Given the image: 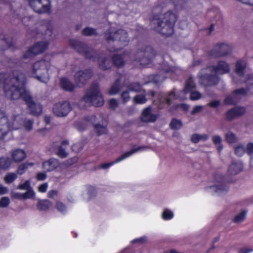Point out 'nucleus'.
Here are the masks:
<instances>
[{
  "label": "nucleus",
  "instance_id": "nucleus-63",
  "mask_svg": "<svg viewBox=\"0 0 253 253\" xmlns=\"http://www.w3.org/2000/svg\"><path fill=\"white\" fill-rule=\"evenodd\" d=\"M57 193L56 191L51 190L48 192V196L49 198H53L55 196L57 195Z\"/></svg>",
  "mask_w": 253,
  "mask_h": 253
},
{
  "label": "nucleus",
  "instance_id": "nucleus-20",
  "mask_svg": "<svg viewBox=\"0 0 253 253\" xmlns=\"http://www.w3.org/2000/svg\"><path fill=\"white\" fill-rule=\"evenodd\" d=\"M144 54L147 57H144L139 60L140 65H142L143 66L148 65L151 59H152V58H153L155 55V51L151 47H147Z\"/></svg>",
  "mask_w": 253,
  "mask_h": 253
},
{
  "label": "nucleus",
  "instance_id": "nucleus-12",
  "mask_svg": "<svg viewBox=\"0 0 253 253\" xmlns=\"http://www.w3.org/2000/svg\"><path fill=\"white\" fill-rule=\"evenodd\" d=\"M232 49V46L226 42L216 44L212 51V56L215 57L224 56L229 54Z\"/></svg>",
  "mask_w": 253,
  "mask_h": 253
},
{
  "label": "nucleus",
  "instance_id": "nucleus-7",
  "mask_svg": "<svg viewBox=\"0 0 253 253\" xmlns=\"http://www.w3.org/2000/svg\"><path fill=\"white\" fill-rule=\"evenodd\" d=\"M82 101L96 107L101 106L104 104V99L97 86L93 87L88 90Z\"/></svg>",
  "mask_w": 253,
  "mask_h": 253
},
{
  "label": "nucleus",
  "instance_id": "nucleus-51",
  "mask_svg": "<svg viewBox=\"0 0 253 253\" xmlns=\"http://www.w3.org/2000/svg\"><path fill=\"white\" fill-rule=\"evenodd\" d=\"M234 109L238 117L243 115L246 112V109L243 107L237 106L234 107Z\"/></svg>",
  "mask_w": 253,
  "mask_h": 253
},
{
  "label": "nucleus",
  "instance_id": "nucleus-59",
  "mask_svg": "<svg viewBox=\"0 0 253 253\" xmlns=\"http://www.w3.org/2000/svg\"><path fill=\"white\" fill-rule=\"evenodd\" d=\"M165 80V77L160 75H156L154 76V82L156 84L159 83Z\"/></svg>",
  "mask_w": 253,
  "mask_h": 253
},
{
  "label": "nucleus",
  "instance_id": "nucleus-53",
  "mask_svg": "<svg viewBox=\"0 0 253 253\" xmlns=\"http://www.w3.org/2000/svg\"><path fill=\"white\" fill-rule=\"evenodd\" d=\"M48 187L47 183H44L38 187V191L41 193H44L46 191Z\"/></svg>",
  "mask_w": 253,
  "mask_h": 253
},
{
  "label": "nucleus",
  "instance_id": "nucleus-34",
  "mask_svg": "<svg viewBox=\"0 0 253 253\" xmlns=\"http://www.w3.org/2000/svg\"><path fill=\"white\" fill-rule=\"evenodd\" d=\"M225 139L228 143L231 144L236 142L238 138L235 134L231 131H229L225 134Z\"/></svg>",
  "mask_w": 253,
  "mask_h": 253
},
{
  "label": "nucleus",
  "instance_id": "nucleus-43",
  "mask_svg": "<svg viewBox=\"0 0 253 253\" xmlns=\"http://www.w3.org/2000/svg\"><path fill=\"white\" fill-rule=\"evenodd\" d=\"M170 126L171 128L174 129H178L181 128L182 126V123L179 120L173 119L172 120Z\"/></svg>",
  "mask_w": 253,
  "mask_h": 253
},
{
  "label": "nucleus",
  "instance_id": "nucleus-15",
  "mask_svg": "<svg viewBox=\"0 0 253 253\" xmlns=\"http://www.w3.org/2000/svg\"><path fill=\"white\" fill-rule=\"evenodd\" d=\"M71 44L79 52L83 53L86 58H92V54L94 53L93 50L89 48L86 45L82 44L81 43L75 41H71Z\"/></svg>",
  "mask_w": 253,
  "mask_h": 253
},
{
  "label": "nucleus",
  "instance_id": "nucleus-33",
  "mask_svg": "<svg viewBox=\"0 0 253 253\" xmlns=\"http://www.w3.org/2000/svg\"><path fill=\"white\" fill-rule=\"evenodd\" d=\"M120 80H117L115 83L111 86L109 93L110 95H114L117 94L121 89V86L120 84Z\"/></svg>",
  "mask_w": 253,
  "mask_h": 253
},
{
  "label": "nucleus",
  "instance_id": "nucleus-4",
  "mask_svg": "<svg viewBox=\"0 0 253 253\" xmlns=\"http://www.w3.org/2000/svg\"><path fill=\"white\" fill-rule=\"evenodd\" d=\"M24 116L22 114L14 115L8 119L5 113L0 110V139L4 138L10 130L20 128Z\"/></svg>",
  "mask_w": 253,
  "mask_h": 253
},
{
  "label": "nucleus",
  "instance_id": "nucleus-30",
  "mask_svg": "<svg viewBox=\"0 0 253 253\" xmlns=\"http://www.w3.org/2000/svg\"><path fill=\"white\" fill-rule=\"evenodd\" d=\"M61 145L62 146L58 148L57 154L61 158H65L67 156V153L66 152L65 148H63V146L68 145V141L67 140L63 141Z\"/></svg>",
  "mask_w": 253,
  "mask_h": 253
},
{
  "label": "nucleus",
  "instance_id": "nucleus-42",
  "mask_svg": "<svg viewBox=\"0 0 253 253\" xmlns=\"http://www.w3.org/2000/svg\"><path fill=\"white\" fill-rule=\"evenodd\" d=\"M33 122L29 119H26L24 117L23 125L27 130H30L32 129Z\"/></svg>",
  "mask_w": 253,
  "mask_h": 253
},
{
  "label": "nucleus",
  "instance_id": "nucleus-61",
  "mask_svg": "<svg viewBox=\"0 0 253 253\" xmlns=\"http://www.w3.org/2000/svg\"><path fill=\"white\" fill-rule=\"evenodd\" d=\"M8 192V188L0 184V195H3Z\"/></svg>",
  "mask_w": 253,
  "mask_h": 253
},
{
  "label": "nucleus",
  "instance_id": "nucleus-25",
  "mask_svg": "<svg viewBox=\"0 0 253 253\" xmlns=\"http://www.w3.org/2000/svg\"><path fill=\"white\" fill-rule=\"evenodd\" d=\"M60 83L62 88L66 91H72L75 88V86L66 78L61 79Z\"/></svg>",
  "mask_w": 253,
  "mask_h": 253
},
{
  "label": "nucleus",
  "instance_id": "nucleus-56",
  "mask_svg": "<svg viewBox=\"0 0 253 253\" xmlns=\"http://www.w3.org/2000/svg\"><path fill=\"white\" fill-rule=\"evenodd\" d=\"M118 105V102L116 99H112L109 101L110 107L113 109H115Z\"/></svg>",
  "mask_w": 253,
  "mask_h": 253
},
{
  "label": "nucleus",
  "instance_id": "nucleus-8",
  "mask_svg": "<svg viewBox=\"0 0 253 253\" xmlns=\"http://www.w3.org/2000/svg\"><path fill=\"white\" fill-rule=\"evenodd\" d=\"M164 17L163 20L159 18H155L152 20V23H157V26L154 27L156 31L166 36L171 35L173 33L174 19L169 20Z\"/></svg>",
  "mask_w": 253,
  "mask_h": 253
},
{
  "label": "nucleus",
  "instance_id": "nucleus-45",
  "mask_svg": "<svg viewBox=\"0 0 253 253\" xmlns=\"http://www.w3.org/2000/svg\"><path fill=\"white\" fill-rule=\"evenodd\" d=\"M96 34L95 29L89 27L84 28L83 31V34L84 36H92Z\"/></svg>",
  "mask_w": 253,
  "mask_h": 253
},
{
  "label": "nucleus",
  "instance_id": "nucleus-22",
  "mask_svg": "<svg viewBox=\"0 0 253 253\" xmlns=\"http://www.w3.org/2000/svg\"><path fill=\"white\" fill-rule=\"evenodd\" d=\"M59 165L56 159H50L44 162L42 164V168L46 171H50L55 169Z\"/></svg>",
  "mask_w": 253,
  "mask_h": 253
},
{
  "label": "nucleus",
  "instance_id": "nucleus-64",
  "mask_svg": "<svg viewBox=\"0 0 253 253\" xmlns=\"http://www.w3.org/2000/svg\"><path fill=\"white\" fill-rule=\"evenodd\" d=\"M241 1L242 3L252 5H253V0H239Z\"/></svg>",
  "mask_w": 253,
  "mask_h": 253
},
{
  "label": "nucleus",
  "instance_id": "nucleus-14",
  "mask_svg": "<svg viewBox=\"0 0 253 253\" xmlns=\"http://www.w3.org/2000/svg\"><path fill=\"white\" fill-rule=\"evenodd\" d=\"M47 42H37L33 47L30 48L24 54L25 58H28L43 52L48 47Z\"/></svg>",
  "mask_w": 253,
  "mask_h": 253
},
{
  "label": "nucleus",
  "instance_id": "nucleus-32",
  "mask_svg": "<svg viewBox=\"0 0 253 253\" xmlns=\"http://www.w3.org/2000/svg\"><path fill=\"white\" fill-rule=\"evenodd\" d=\"M213 143L216 145L219 152H221L223 149V146L221 144L222 138L219 135H214L212 137Z\"/></svg>",
  "mask_w": 253,
  "mask_h": 253
},
{
  "label": "nucleus",
  "instance_id": "nucleus-26",
  "mask_svg": "<svg viewBox=\"0 0 253 253\" xmlns=\"http://www.w3.org/2000/svg\"><path fill=\"white\" fill-rule=\"evenodd\" d=\"M98 62L99 67L103 70L107 69L111 65V62L108 58L99 57Z\"/></svg>",
  "mask_w": 253,
  "mask_h": 253
},
{
  "label": "nucleus",
  "instance_id": "nucleus-54",
  "mask_svg": "<svg viewBox=\"0 0 253 253\" xmlns=\"http://www.w3.org/2000/svg\"><path fill=\"white\" fill-rule=\"evenodd\" d=\"M203 106L201 105L196 106L193 107L192 111L191 112L192 115L200 113L203 110Z\"/></svg>",
  "mask_w": 253,
  "mask_h": 253
},
{
  "label": "nucleus",
  "instance_id": "nucleus-50",
  "mask_svg": "<svg viewBox=\"0 0 253 253\" xmlns=\"http://www.w3.org/2000/svg\"><path fill=\"white\" fill-rule=\"evenodd\" d=\"M56 209L62 213H64L66 211V208L65 205L61 202L57 203Z\"/></svg>",
  "mask_w": 253,
  "mask_h": 253
},
{
  "label": "nucleus",
  "instance_id": "nucleus-16",
  "mask_svg": "<svg viewBox=\"0 0 253 253\" xmlns=\"http://www.w3.org/2000/svg\"><path fill=\"white\" fill-rule=\"evenodd\" d=\"M92 74L90 70L85 71H80L76 73L75 75V80L78 86L83 85L91 76Z\"/></svg>",
  "mask_w": 253,
  "mask_h": 253
},
{
  "label": "nucleus",
  "instance_id": "nucleus-46",
  "mask_svg": "<svg viewBox=\"0 0 253 253\" xmlns=\"http://www.w3.org/2000/svg\"><path fill=\"white\" fill-rule=\"evenodd\" d=\"M10 203V200L7 197H3L0 200V207L1 208L7 207Z\"/></svg>",
  "mask_w": 253,
  "mask_h": 253
},
{
  "label": "nucleus",
  "instance_id": "nucleus-19",
  "mask_svg": "<svg viewBox=\"0 0 253 253\" xmlns=\"http://www.w3.org/2000/svg\"><path fill=\"white\" fill-rule=\"evenodd\" d=\"M157 118V115L151 113V108L150 107L145 108L143 111L141 116V120L146 123L154 122Z\"/></svg>",
  "mask_w": 253,
  "mask_h": 253
},
{
  "label": "nucleus",
  "instance_id": "nucleus-60",
  "mask_svg": "<svg viewBox=\"0 0 253 253\" xmlns=\"http://www.w3.org/2000/svg\"><path fill=\"white\" fill-rule=\"evenodd\" d=\"M220 102L219 100H214L210 102L208 105L211 107L215 108L220 105Z\"/></svg>",
  "mask_w": 253,
  "mask_h": 253
},
{
  "label": "nucleus",
  "instance_id": "nucleus-37",
  "mask_svg": "<svg viewBox=\"0 0 253 253\" xmlns=\"http://www.w3.org/2000/svg\"><path fill=\"white\" fill-rule=\"evenodd\" d=\"M36 198V193L33 188L27 190L25 193H23V200L30 199H35Z\"/></svg>",
  "mask_w": 253,
  "mask_h": 253
},
{
  "label": "nucleus",
  "instance_id": "nucleus-21",
  "mask_svg": "<svg viewBox=\"0 0 253 253\" xmlns=\"http://www.w3.org/2000/svg\"><path fill=\"white\" fill-rule=\"evenodd\" d=\"M26 157V152L22 149H15L11 152V157L14 162L19 163L24 160Z\"/></svg>",
  "mask_w": 253,
  "mask_h": 253
},
{
  "label": "nucleus",
  "instance_id": "nucleus-1",
  "mask_svg": "<svg viewBox=\"0 0 253 253\" xmlns=\"http://www.w3.org/2000/svg\"><path fill=\"white\" fill-rule=\"evenodd\" d=\"M4 75L0 74V78ZM25 78L23 74L16 71L6 77L4 81H0V84L3 86L5 95L12 99L22 98L29 108L31 114L38 116L41 114L42 107L40 104L35 103L29 91L24 87Z\"/></svg>",
  "mask_w": 253,
  "mask_h": 253
},
{
  "label": "nucleus",
  "instance_id": "nucleus-10",
  "mask_svg": "<svg viewBox=\"0 0 253 253\" xmlns=\"http://www.w3.org/2000/svg\"><path fill=\"white\" fill-rule=\"evenodd\" d=\"M51 0H29L31 7L37 13L48 14L51 10Z\"/></svg>",
  "mask_w": 253,
  "mask_h": 253
},
{
  "label": "nucleus",
  "instance_id": "nucleus-39",
  "mask_svg": "<svg viewBox=\"0 0 253 253\" xmlns=\"http://www.w3.org/2000/svg\"><path fill=\"white\" fill-rule=\"evenodd\" d=\"M246 152V149L245 147L242 144H239L235 148V154L239 156H242Z\"/></svg>",
  "mask_w": 253,
  "mask_h": 253
},
{
  "label": "nucleus",
  "instance_id": "nucleus-6",
  "mask_svg": "<svg viewBox=\"0 0 253 253\" xmlns=\"http://www.w3.org/2000/svg\"><path fill=\"white\" fill-rule=\"evenodd\" d=\"M206 189L208 192L220 195L227 192L229 187L224 178L220 174H217L214 176Z\"/></svg>",
  "mask_w": 253,
  "mask_h": 253
},
{
  "label": "nucleus",
  "instance_id": "nucleus-27",
  "mask_svg": "<svg viewBox=\"0 0 253 253\" xmlns=\"http://www.w3.org/2000/svg\"><path fill=\"white\" fill-rule=\"evenodd\" d=\"M209 138L207 134H194L191 136V141L194 143H198L200 141H206Z\"/></svg>",
  "mask_w": 253,
  "mask_h": 253
},
{
  "label": "nucleus",
  "instance_id": "nucleus-11",
  "mask_svg": "<svg viewBox=\"0 0 253 253\" xmlns=\"http://www.w3.org/2000/svg\"><path fill=\"white\" fill-rule=\"evenodd\" d=\"M147 147L146 146H140L136 148H134L130 150L129 151L126 152L124 154H123L122 156L119 157L118 158H117L115 161L109 163H105L103 164L100 165V167L103 169H106L110 167L113 166L115 164L119 163L121 162L122 161L126 159L127 158L130 157L135 153L138 152V151H145L147 149Z\"/></svg>",
  "mask_w": 253,
  "mask_h": 253
},
{
  "label": "nucleus",
  "instance_id": "nucleus-31",
  "mask_svg": "<svg viewBox=\"0 0 253 253\" xmlns=\"http://www.w3.org/2000/svg\"><path fill=\"white\" fill-rule=\"evenodd\" d=\"M51 206V203L48 200H40L38 203V208L41 210H46Z\"/></svg>",
  "mask_w": 253,
  "mask_h": 253
},
{
  "label": "nucleus",
  "instance_id": "nucleus-62",
  "mask_svg": "<svg viewBox=\"0 0 253 253\" xmlns=\"http://www.w3.org/2000/svg\"><path fill=\"white\" fill-rule=\"evenodd\" d=\"M253 250L248 248H242L239 251V253H251Z\"/></svg>",
  "mask_w": 253,
  "mask_h": 253
},
{
  "label": "nucleus",
  "instance_id": "nucleus-44",
  "mask_svg": "<svg viewBox=\"0 0 253 253\" xmlns=\"http://www.w3.org/2000/svg\"><path fill=\"white\" fill-rule=\"evenodd\" d=\"M238 117L237 115L236 114V113L235 112L234 108L233 109L229 110L226 113V118L228 120H232L234 118H236Z\"/></svg>",
  "mask_w": 253,
  "mask_h": 253
},
{
  "label": "nucleus",
  "instance_id": "nucleus-57",
  "mask_svg": "<svg viewBox=\"0 0 253 253\" xmlns=\"http://www.w3.org/2000/svg\"><path fill=\"white\" fill-rule=\"evenodd\" d=\"M247 151L251 158L252 154H253V143L251 142L247 144Z\"/></svg>",
  "mask_w": 253,
  "mask_h": 253
},
{
  "label": "nucleus",
  "instance_id": "nucleus-52",
  "mask_svg": "<svg viewBox=\"0 0 253 253\" xmlns=\"http://www.w3.org/2000/svg\"><path fill=\"white\" fill-rule=\"evenodd\" d=\"M129 91L130 90L124 91L121 94L122 100L124 102H127L130 99V96L129 95Z\"/></svg>",
  "mask_w": 253,
  "mask_h": 253
},
{
  "label": "nucleus",
  "instance_id": "nucleus-40",
  "mask_svg": "<svg viewBox=\"0 0 253 253\" xmlns=\"http://www.w3.org/2000/svg\"><path fill=\"white\" fill-rule=\"evenodd\" d=\"M133 101L136 104H144L147 101V99L146 98L145 95L139 94L136 95L133 98Z\"/></svg>",
  "mask_w": 253,
  "mask_h": 253
},
{
  "label": "nucleus",
  "instance_id": "nucleus-3",
  "mask_svg": "<svg viewBox=\"0 0 253 253\" xmlns=\"http://www.w3.org/2000/svg\"><path fill=\"white\" fill-rule=\"evenodd\" d=\"M229 71V64L223 61H219L216 67H208L202 70L199 75V82L201 84H216L218 80L217 75L226 74Z\"/></svg>",
  "mask_w": 253,
  "mask_h": 253
},
{
  "label": "nucleus",
  "instance_id": "nucleus-18",
  "mask_svg": "<svg viewBox=\"0 0 253 253\" xmlns=\"http://www.w3.org/2000/svg\"><path fill=\"white\" fill-rule=\"evenodd\" d=\"M108 40L111 39L118 40L123 43L124 45H126L127 43V34L125 31L123 30H119L117 32L114 33L113 36H109L107 37Z\"/></svg>",
  "mask_w": 253,
  "mask_h": 253
},
{
  "label": "nucleus",
  "instance_id": "nucleus-36",
  "mask_svg": "<svg viewBox=\"0 0 253 253\" xmlns=\"http://www.w3.org/2000/svg\"><path fill=\"white\" fill-rule=\"evenodd\" d=\"M125 57L121 55H116L113 58L114 64L118 67H121L124 64Z\"/></svg>",
  "mask_w": 253,
  "mask_h": 253
},
{
  "label": "nucleus",
  "instance_id": "nucleus-55",
  "mask_svg": "<svg viewBox=\"0 0 253 253\" xmlns=\"http://www.w3.org/2000/svg\"><path fill=\"white\" fill-rule=\"evenodd\" d=\"M47 175L45 173L40 172L37 174L36 178L38 180H44L46 179Z\"/></svg>",
  "mask_w": 253,
  "mask_h": 253
},
{
  "label": "nucleus",
  "instance_id": "nucleus-29",
  "mask_svg": "<svg viewBox=\"0 0 253 253\" xmlns=\"http://www.w3.org/2000/svg\"><path fill=\"white\" fill-rule=\"evenodd\" d=\"M11 161L7 157H2L0 159V169L6 170L11 165Z\"/></svg>",
  "mask_w": 253,
  "mask_h": 253
},
{
  "label": "nucleus",
  "instance_id": "nucleus-41",
  "mask_svg": "<svg viewBox=\"0 0 253 253\" xmlns=\"http://www.w3.org/2000/svg\"><path fill=\"white\" fill-rule=\"evenodd\" d=\"M30 188H32L31 186V182L29 180H26L24 183L19 184L17 189L22 190H28Z\"/></svg>",
  "mask_w": 253,
  "mask_h": 253
},
{
  "label": "nucleus",
  "instance_id": "nucleus-5",
  "mask_svg": "<svg viewBox=\"0 0 253 253\" xmlns=\"http://www.w3.org/2000/svg\"><path fill=\"white\" fill-rule=\"evenodd\" d=\"M50 63L45 60H42L35 62L28 75L36 78L39 81L46 83L49 80V74L51 73Z\"/></svg>",
  "mask_w": 253,
  "mask_h": 253
},
{
  "label": "nucleus",
  "instance_id": "nucleus-13",
  "mask_svg": "<svg viewBox=\"0 0 253 253\" xmlns=\"http://www.w3.org/2000/svg\"><path fill=\"white\" fill-rule=\"evenodd\" d=\"M71 110V107L68 101L55 104L53 108V112L57 116H66Z\"/></svg>",
  "mask_w": 253,
  "mask_h": 253
},
{
  "label": "nucleus",
  "instance_id": "nucleus-2",
  "mask_svg": "<svg viewBox=\"0 0 253 253\" xmlns=\"http://www.w3.org/2000/svg\"><path fill=\"white\" fill-rule=\"evenodd\" d=\"M195 85L193 83L192 78H189L186 83L185 88L182 91L172 90L167 95L163 96L158 95L160 100V108L164 107L163 104L165 103L168 105H171L173 100L177 98L180 100H184L186 98L185 94L187 93L191 92L190 98L191 100H197L202 97V94L198 91H193Z\"/></svg>",
  "mask_w": 253,
  "mask_h": 253
},
{
  "label": "nucleus",
  "instance_id": "nucleus-47",
  "mask_svg": "<svg viewBox=\"0 0 253 253\" xmlns=\"http://www.w3.org/2000/svg\"><path fill=\"white\" fill-rule=\"evenodd\" d=\"M246 212L243 211L238 214L235 217L234 221L236 222H240L243 221L246 217Z\"/></svg>",
  "mask_w": 253,
  "mask_h": 253
},
{
  "label": "nucleus",
  "instance_id": "nucleus-17",
  "mask_svg": "<svg viewBox=\"0 0 253 253\" xmlns=\"http://www.w3.org/2000/svg\"><path fill=\"white\" fill-rule=\"evenodd\" d=\"M247 91L244 88L236 90L231 95H228L226 97L224 103L226 105L233 104L237 102L238 99V95H245Z\"/></svg>",
  "mask_w": 253,
  "mask_h": 253
},
{
  "label": "nucleus",
  "instance_id": "nucleus-9",
  "mask_svg": "<svg viewBox=\"0 0 253 253\" xmlns=\"http://www.w3.org/2000/svg\"><path fill=\"white\" fill-rule=\"evenodd\" d=\"M96 117L94 115H91L86 117L80 123H78L76 125V128L80 131H82L88 126L89 124H94V128L98 135L105 134L107 132V129L106 126L101 125L100 124H94L96 122Z\"/></svg>",
  "mask_w": 253,
  "mask_h": 253
},
{
  "label": "nucleus",
  "instance_id": "nucleus-58",
  "mask_svg": "<svg viewBox=\"0 0 253 253\" xmlns=\"http://www.w3.org/2000/svg\"><path fill=\"white\" fill-rule=\"evenodd\" d=\"M176 109H181L183 110H187L189 108V106L185 104H177L175 106Z\"/></svg>",
  "mask_w": 253,
  "mask_h": 253
},
{
  "label": "nucleus",
  "instance_id": "nucleus-49",
  "mask_svg": "<svg viewBox=\"0 0 253 253\" xmlns=\"http://www.w3.org/2000/svg\"><path fill=\"white\" fill-rule=\"evenodd\" d=\"M141 87L139 84L137 83H134L131 84L130 87L129 88L130 91H132L134 92H140L141 91Z\"/></svg>",
  "mask_w": 253,
  "mask_h": 253
},
{
  "label": "nucleus",
  "instance_id": "nucleus-28",
  "mask_svg": "<svg viewBox=\"0 0 253 253\" xmlns=\"http://www.w3.org/2000/svg\"><path fill=\"white\" fill-rule=\"evenodd\" d=\"M34 164L33 163L25 162L19 165L17 169V173L19 175L23 174L26 170L30 167L34 166Z\"/></svg>",
  "mask_w": 253,
  "mask_h": 253
},
{
  "label": "nucleus",
  "instance_id": "nucleus-48",
  "mask_svg": "<svg viewBox=\"0 0 253 253\" xmlns=\"http://www.w3.org/2000/svg\"><path fill=\"white\" fill-rule=\"evenodd\" d=\"M10 196L12 198L23 200V193H20L18 192L11 191Z\"/></svg>",
  "mask_w": 253,
  "mask_h": 253
},
{
  "label": "nucleus",
  "instance_id": "nucleus-35",
  "mask_svg": "<svg viewBox=\"0 0 253 253\" xmlns=\"http://www.w3.org/2000/svg\"><path fill=\"white\" fill-rule=\"evenodd\" d=\"M17 178V174L13 172H9L4 177V180L7 184L13 182Z\"/></svg>",
  "mask_w": 253,
  "mask_h": 253
},
{
  "label": "nucleus",
  "instance_id": "nucleus-24",
  "mask_svg": "<svg viewBox=\"0 0 253 253\" xmlns=\"http://www.w3.org/2000/svg\"><path fill=\"white\" fill-rule=\"evenodd\" d=\"M246 63L243 60H239L236 65V73L239 76H243L246 72Z\"/></svg>",
  "mask_w": 253,
  "mask_h": 253
},
{
  "label": "nucleus",
  "instance_id": "nucleus-38",
  "mask_svg": "<svg viewBox=\"0 0 253 253\" xmlns=\"http://www.w3.org/2000/svg\"><path fill=\"white\" fill-rule=\"evenodd\" d=\"M173 217V213L172 211L169 209H165L164 210L162 214V217L165 220H169L172 219Z\"/></svg>",
  "mask_w": 253,
  "mask_h": 253
},
{
  "label": "nucleus",
  "instance_id": "nucleus-23",
  "mask_svg": "<svg viewBox=\"0 0 253 253\" xmlns=\"http://www.w3.org/2000/svg\"><path fill=\"white\" fill-rule=\"evenodd\" d=\"M243 169V164L240 161L233 162L229 166L228 172L231 174H237Z\"/></svg>",
  "mask_w": 253,
  "mask_h": 253
}]
</instances>
